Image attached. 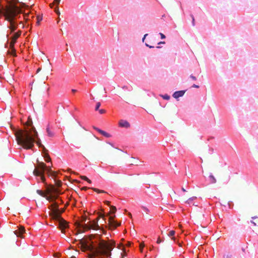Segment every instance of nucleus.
Wrapping results in <instances>:
<instances>
[{"label":"nucleus","mask_w":258,"mask_h":258,"mask_svg":"<svg viewBox=\"0 0 258 258\" xmlns=\"http://www.w3.org/2000/svg\"><path fill=\"white\" fill-rule=\"evenodd\" d=\"M32 118L29 116L26 124L28 126H31L25 130H20L15 132V135L18 144L22 146L25 149H31L34 146L35 141L34 136L37 137V132L35 127L32 125Z\"/></svg>","instance_id":"1"},{"label":"nucleus","mask_w":258,"mask_h":258,"mask_svg":"<svg viewBox=\"0 0 258 258\" xmlns=\"http://www.w3.org/2000/svg\"><path fill=\"white\" fill-rule=\"evenodd\" d=\"M80 243L84 251L89 250L90 251L89 258H94V256L102 255L107 256L111 255V251L112 249V245L109 244L103 240L100 241L97 246H95L92 243H90V240H81Z\"/></svg>","instance_id":"2"},{"label":"nucleus","mask_w":258,"mask_h":258,"mask_svg":"<svg viewBox=\"0 0 258 258\" xmlns=\"http://www.w3.org/2000/svg\"><path fill=\"white\" fill-rule=\"evenodd\" d=\"M21 9L15 4H11L5 9L3 12L2 10H0V14H3L5 17V20L10 23L8 28L11 30V32H14L18 27L16 16L17 14L21 13Z\"/></svg>","instance_id":"3"},{"label":"nucleus","mask_w":258,"mask_h":258,"mask_svg":"<svg viewBox=\"0 0 258 258\" xmlns=\"http://www.w3.org/2000/svg\"><path fill=\"white\" fill-rule=\"evenodd\" d=\"M114 214V212L110 213L108 215L105 216L104 214H102L101 213H98V216L96 218L93 220L92 223H90L89 224H85L82 225V227L84 230H88L91 229H97L99 226L97 224V221L99 218H102L103 220L104 221L105 223H107L106 218H108L107 220V224L109 227V228L110 229H114L116 228L117 227L119 226L120 225V223L117 222L114 219V215H112Z\"/></svg>","instance_id":"4"},{"label":"nucleus","mask_w":258,"mask_h":258,"mask_svg":"<svg viewBox=\"0 0 258 258\" xmlns=\"http://www.w3.org/2000/svg\"><path fill=\"white\" fill-rule=\"evenodd\" d=\"M37 193L41 196L44 197L50 202H53L57 197V195L59 194L58 188H56L54 185H50L46 188V191L44 192L41 190L37 189Z\"/></svg>","instance_id":"5"},{"label":"nucleus","mask_w":258,"mask_h":258,"mask_svg":"<svg viewBox=\"0 0 258 258\" xmlns=\"http://www.w3.org/2000/svg\"><path fill=\"white\" fill-rule=\"evenodd\" d=\"M64 211H50L49 212V216L51 219L57 220L59 223V228L61 230L62 233L65 232V229L68 227V222L64 220L61 215Z\"/></svg>","instance_id":"6"},{"label":"nucleus","mask_w":258,"mask_h":258,"mask_svg":"<svg viewBox=\"0 0 258 258\" xmlns=\"http://www.w3.org/2000/svg\"><path fill=\"white\" fill-rule=\"evenodd\" d=\"M45 170H47L49 174L54 176L55 174V172L51 170L50 167H46V165L43 162L39 163L37 168L34 170L33 172L35 176H40L41 180L44 182L45 181V177L43 175V173Z\"/></svg>","instance_id":"7"},{"label":"nucleus","mask_w":258,"mask_h":258,"mask_svg":"<svg viewBox=\"0 0 258 258\" xmlns=\"http://www.w3.org/2000/svg\"><path fill=\"white\" fill-rule=\"evenodd\" d=\"M90 214H91L88 212L87 211H84L83 214L81 216V222H85L87 220L88 216L90 215ZM75 225L77 227H80L81 226V221L77 220L75 222Z\"/></svg>","instance_id":"8"},{"label":"nucleus","mask_w":258,"mask_h":258,"mask_svg":"<svg viewBox=\"0 0 258 258\" xmlns=\"http://www.w3.org/2000/svg\"><path fill=\"white\" fill-rule=\"evenodd\" d=\"M21 31H19L17 33H15L12 38V41L10 43V46L13 47L14 46V44L15 43L16 40L17 38L21 35Z\"/></svg>","instance_id":"9"},{"label":"nucleus","mask_w":258,"mask_h":258,"mask_svg":"<svg viewBox=\"0 0 258 258\" xmlns=\"http://www.w3.org/2000/svg\"><path fill=\"white\" fill-rule=\"evenodd\" d=\"M34 142H36L37 145L39 147H42L43 148V152H47V150L46 149V148H45V147L41 144V141L40 140V139L38 138V136L37 137L36 136H34Z\"/></svg>","instance_id":"10"},{"label":"nucleus","mask_w":258,"mask_h":258,"mask_svg":"<svg viewBox=\"0 0 258 258\" xmlns=\"http://www.w3.org/2000/svg\"><path fill=\"white\" fill-rule=\"evenodd\" d=\"M25 232V228L24 226H21L19 229L16 230L14 233L15 234L19 237H22V235Z\"/></svg>","instance_id":"11"},{"label":"nucleus","mask_w":258,"mask_h":258,"mask_svg":"<svg viewBox=\"0 0 258 258\" xmlns=\"http://www.w3.org/2000/svg\"><path fill=\"white\" fill-rule=\"evenodd\" d=\"M119 125L120 126L125 128H128L130 126V123L125 120H120L119 122Z\"/></svg>","instance_id":"12"},{"label":"nucleus","mask_w":258,"mask_h":258,"mask_svg":"<svg viewBox=\"0 0 258 258\" xmlns=\"http://www.w3.org/2000/svg\"><path fill=\"white\" fill-rule=\"evenodd\" d=\"M185 91L181 90L176 91L173 94V97L175 98H178L180 97H182L185 93Z\"/></svg>","instance_id":"13"},{"label":"nucleus","mask_w":258,"mask_h":258,"mask_svg":"<svg viewBox=\"0 0 258 258\" xmlns=\"http://www.w3.org/2000/svg\"><path fill=\"white\" fill-rule=\"evenodd\" d=\"M196 199H197L196 197H193L191 198H189L186 201V203L189 205H192L193 206H195L197 207V206H198V205H197L196 204H195V203L193 202V201Z\"/></svg>","instance_id":"14"},{"label":"nucleus","mask_w":258,"mask_h":258,"mask_svg":"<svg viewBox=\"0 0 258 258\" xmlns=\"http://www.w3.org/2000/svg\"><path fill=\"white\" fill-rule=\"evenodd\" d=\"M203 216H204V215L202 214L200 212H196V213H194L192 214V217L194 218L201 219L202 217H203Z\"/></svg>","instance_id":"15"},{"label":"nucleus","mask_w":258,"mask_h":258,"mask_svg":"<svg viewBox=\"0 0 258 258\" xmlns=\"http://www.w3.org/2000/svg\"><path fill=\"white\" fill-rule=\"evenodd\" d=\"M98 132L105 137L109 138L111 136L109 134L101 130H98Z\"/></svg>","instance_id":"16"},{"label":"nucleus","mask_w":258,"mask_h":258,"mask_svg":"<svg viewBox=\"0 0 258 258\" xmlns=\"http://www.w3.org/2000/svg\"><path fill=\"white\" fill-rule=\"evenodd\" d=\"M44 158H45V161L49 162L51 161V158L47 153L46 152H44Z\"/></svg>","instance_id":"17"},{"label":"nucleus","mask_w":258,"mask_h":258,"mask_svg":"<svg viewBox=\"0 0 258 258\" xmlns=\"http://www.w3.org/2000/svg\"><path fill=\"white\" fill-rule=\"evenodd\" d=\"M46 132L47 133V135L50 137H52L54 136V134L53 132H52L49 127L46 128Z\"/></svg>","instance_id":"18"},{"label":"nucleus","mask_w":258,"mask_h":258,"mask_svg":"<svg viewBox=\"0 0 258 258\" xmlns=\"http://www.w3.org/2000/svg\"><path fill=\"white\" fill-rule=\"evenodd\" d=\"M209 177H210V179L211 183H215L216 182V181H217L215 177L212 174H211L210 175Z\"/></svg>","instance_id":"19"},{"label":"nucleus","mask_w":258,"mask_h":258,"mask_svg":"<svg viewBox=\"0 0 258 258\" xmlns=\"http://www.w3.org/2000/svg\"><path fill=\"white\" fill-rule=\"evenodd\" d=\"M91 189H93L94 191L97 192L98 193H105L106 192L104 190H100L98 188L91 187Z\"/></svg>","instance_id":"20"},{"label":"nucleus","mask_w":258,"mask_h":258,"mask_svg":"<svg viewBox=\"0 0 258 258\" xmlns=\"http://www.w3.org/2000/svg\"><path fill=\"white\" fill-rule=\"evenodd\" d=\"M10 47H11V51H9V53L14 56H16V50L15 49L14 46L13 47L10 46Z\"/></svg>","instance_id":"21"},{"label":"nucleus","mask_w":258,"mask_h":258,"mask_svg":"<svg viewBox=\"0 0 258 258\" xmlns=\"http://www.w3.org/2000/svg\"><path fill=\"white\" fill-rule=\"evenodd\" d=\"M48 63L46 66V69L48 72H50L52 71V69H51V63L49 62V59H47Z\"/></svg>","instance_id":"22"},{"label":"nucleus","mask_w":258,"mask_h":258,"mask_svg":"<svg viewBox=\"0 0 258 258\" xmlns=\"http://www.w3.org/2000/svg\"><path fill=\"white\" fill-rule=\"evenodd\" d=\"M253 220H255L256 222L254 221H252L251 222L255 225V226H258V218L257 217H252V218Z\"/></svg>","instance_id":"23"},{"label":"nucleus","mask_w":258,"mask_h":258,"mask_svg":"<svg viewBox=\"0 0 258 258\" xmlns=\"http://www.w3.org/2000/svg\"><path fill=\"white\" fill-rule=\"evenodd\" d=\"M51 205L52 206H54V207L51 210H59L57 207H58L57 204L56 203H55V202L53 203Z\"/></svg>","instance_id":"24"},{"label":"nucleus","mask_w":258,"mask_h":258,"mask_svg":"<svg viewBox=\"0 0 258 258\" xmlns=\"http://www.w3.org/2000/svg\"><path fill=\"white\" fill-rule=\"evenodd\" d=\"M161 97L165 100H169L170 99V96L167 94H165L164 95H161Z\"/></svg>","instance_id":"25"},{"label":"nucleus","mask_w":258,"mask_h":258,"mask_svg":"<svg viewBox=\"0 0 258 258\" xmlns=\"http://www.w3.org/2000/svg\"><path fill=\"white\" fill-rule=\"evenodd\" d=\"M55 185L57 187H60L61 185V181L60 180H56V181H55Z\"/></svg>","instance_id":"26"},{"label":"nucleus","mask_w":258,"mask_h":258,"mask_svg":"<svg viewBox=\"0 0 258 258\" xmlns=\"http://www.w3.org/2000/svg\"><path fill=\"white\" fill-rule=\"evenodd\" d=\"M100 105H101L100 102H97L96 103V107H95V110H98L99 109V108Z\"/></svg>","instance_id":"27"},{"label":"nucleus","mask_w":258,"mask_h":258,"mask_svg":"<svg viewBox=\"0 0 258 258\" xmlns=\"http://www.w3.org/2000/svg\"><path fill=\"white\" fill-rule=\"evenodd\" d=\"M54 11L57 15H59L60 14L57 6L55 8Z\"/></svg>","instance_id":"28"},{"label":"nucleus","mask_w":258,"mask_h":258,"mask_svg":"<svg viewBox=\"0 0 258 258\" xmlns=\"http://www.w3.org/2000/svg\"><path fill=\"white\" fill-rule=\"evenodd\" d=\"M175 234V231L174 230H171L169 232L168 235L169 236H173Z\"/></svg>","instance_id":"29"},{"label":"nucleus","mask_w":258,"mask_h":258,"mask_svg":"<svg viewBox=\"0 0 258 258\" xmlns=\"http://www.w3.org/2000/svg\"><path fill=\"white\" fill-rule=\"evenodd\" d=\"M99 111V112L100 113V114H104L105 113L106 111L104 109H99L98 110Z\"/></svg>","instance_id":"30"},{"label":"nucleus","mask_w":258,"mask_h":258,"mask_svg":"<svg viewBox=\"0 0 258 258\" xmlns=\"http://www.w3.org/2000/svg\"><path fill=\"white\" fill-rule=\"evenodd\" d=\"M80 177L82 179L86 180V181L88 180V178L86 176H81Z\"/></svg>","instance_id":"31"},{"label":"nucleus","mask_w":258,"mask_h":258,"mask_svg":"<svg viewBox=\"0 0 258 258\" xmlns=\"http://www.w3.org/2000/svg\"><path fill=\"white\" fill-rule=\"evenodd\" d=\"M191 18H192V25L195 26V18H194L193 15H191Z\"/></svg>","instance_id":"32"},{"label":"nucleus","mask_w":258,"mask_h":258,"mask_svg":"<svg viewBox=\"0 0 258 258\" xmlns=\"http://www.w3.org/2000/svg\"><path fill=\"white\" fill-rule=\"evenodd\" d=\"M60 2V0H54V3L55 4H56L57 6L59 4Z\"/></svg>","instance_id":"33"},{"label":"nucleus","mask_w":258,"mask_h":258,"mask_svg":"<svg viewBox=\"0 0 258 258\" xmlns=\"http://www.w3.org/2000/svg\"><path fill=\"white\" fill-rule=\"evenodd\" d=\"M144 247V244H143V243H141L140 245V250L141 251H142V250H143V247Z\"/></svg>","instance_id":"34"},{"label":"nucleus","mask_w":258,"mask_h":258,"mask_svg":"<svg viewBox=\"0 0 258 258\" xmlns=\"http://www.w3.org/2000/svg\"><path fill=\"white\" fill-rule=\"evenodd\" d=\"M110 210H117V208L115 206H110Z\"/></svg>","instance_id":"35"},{"label":"nucleus","mask_w":258,"mask_h":258,"mask_svg":"<svg viewBox=\"0 0 258 258\" xmlns=\"http://www.w3.org/2000/svg\"><path fill=\"white\" fill-rule=\"evenodd\" d=\"M160 35L162 39H164L165 38V36L163 33H160Z\"/></svg>","instance_id":"36"},{"label":"nucleus","mask_w":258,"mask_h":258,"mask_svg":"<svg viewBox=\"0 0 258 258\" xmlns=\"http://www.w3.org/2000/svg\"><path fill=\"white\" fill-rule=\"evenodd\" d=\"M190 77L194 81H196L197 80L196 77L192 75H190Z\"/></svg>","instance_id":"37"},{"label":"nucleus","mask_w":258,"mask_h":258,"mask_svg":"<svg viewBox=\"0 0 258 258\" xmlns=\"http://www.w3.org/2000/svg\"><path fill=\"white\" fill-rule=\"evenodd\" d=\"M162 242V240L160 239V238L159 237L157 240V243L158 244Z\"/></svg>","instance_id":"38"},{"label":"nucleus","mask_w":258,"mask_h":258,"mask_svg":"<svg viewBox=\"0 0 258 258\" xmlns=\"http://www.w3.org/2000/svg\"><path fill=\"white\" fill-rule=\"evenodd\" d=\"M224 258H231V255L227 254V255H224Z\"/></svg>","instance_id":"39"},{"label":"nucleus","mask_w":258,"mask_h":258,"mask_svg":"<svg viewBox=\"0 0 258 258\" xmlns=\"http://www.w3.org/2000/svg\"><path fill=\"white\" fill-rule=\"evenodd\" d=\"M192 87H193V88H199V85H195V84H194V85L192 86Z\"/></svg>","instance_id":"40"},{"label":"nucleus","mask_w":258,"mask_h":258,"mask_svg":"<svg viewBox=\"0 0 258 258\" xmlns=\"http://www.w3.org/2000/svg\"><path fill=\"white\" fill-rule=\"evenodd\" d=\"M89 188L86 187V186H84V187H83L81 189L82 190H86L87 189H88Z\"/></svg>","instance_id":"41"},{"label":"nucleus","mask_w":258,"mask_h":258,"mask_svg":"<svg viewBox=\"0 0 258 258\" xmlns=\"http://www.w3.org/2000/svg\"><path fill=\"white\" fill-rule=\"evenodd\" d=\"M147 35H148V34H146L144 36L143 38H142V41H143V42H144V41H145V38H146V37Z\"/></svg>","instance_id":"42"},{"label":"nucleus","mask_w":258,"mask_h":258,"mask_svg":"<svg viewBox=\"0 0 258 258\" xmlns=\"http://www.w3.org/2000/svg\"><path fill=\"white\" fill-rule=\"evenodd\" d=\"M145 45H146V46H147V47H149V48H153V47H154V46H151V45H150L148 44L147 43H146V44H145Z\"/></svg>","instance_id":"43"},{"label":"nucleus","mask_w":258,"mask_h":258,"mask_svg":"<svg viewBox=\"0 0 258 258\" xmlns=\"http://www.w3.org/2000/svg\"><path fill=\"white\" fill-rule=\"evenodd\" d=\"M105 203L108 205H110V202L109 201H106L105 202Z\"/></svg>","instance_id":"44"},{"label":"nucleus","mask_w":258,"mask_h":258,"mask_svg":"<svg viewBox=\"0 0 258 258\" xmlns=\"http://www.w3.org/2000/svg\"><path fill=\"white\" fill-rule=\"evenodd\" d=\"M54 4L55 3L54 2L53 3L50 4V8H52Z\"/></svg>","instance_id":"45"},{"label":"nucleus","mask_w":258,"mask_h":258,"mask_svg":"<svg viewBox=\"0 0 258 258\" xmlns=\"http://www.w3.org/2000/svg\"><path fill=\"white\" fill-rule=\"evenodd\" d=\"M158 44H165V42L164 41H161V42H159Z\"/></svg>","instance_id":"46"},{"label":"nucleus","mask_w":258,"mask_h":258,"mask_svg":"<svg viewBox=\"0 0 258 258\" xmlns=\"http://www.w3.org/2000/svg\"><path fill=\"white\" fill-rule=\"evenodd\" d=\"M13 1L14 2V3H16L17 2H18V0H13ZM15 4L16 5V4Z\"/></svg>","instance_id":"47"},{"label":"nucleus","mask_w":258,"mask_h":258,"mask_svg":"<svg viewBox=\"0 0 258 258\" xmlns=\"http://www.w3.org/2000/svg\"><path fill=\"white\" fill-rule=\"evenodd\" d=\"M72 91L73 93H75V92H77V90H75V89H72Z\"/></svg>","instance_id":"48"},{"label":"nucleus","mask_w":258,"mask_h":258,"mask_svg":"<svg viewBox=\"0 0 258 258\" xmlns=\"http://www.w3.org/2000/svg\"><path fill=\"white\" fill-rule=\"evenodd\" d=\"M41 70V68H38L37 70V73H38V72H39Z\"/></svg>","instance_id":"49"},{"label":"nucleus","mask_w":258,"mask_h":258,"mask_svg":"<svg viewBox=\"0 0 258 258\" xmlns=\"http://www.w3.org/2000/svg\"><path fill=\"white\" fill-rule=\"evenodd\" d=\"M27 16H27V15H24V19H25V20H27Z\"/></svg>","instance_id":"50"},{"label":"nucleus","mask_w":258,"mask_h":258,"mask_svg":"<svg viewBox=\"0 0 258 258\" xmlns=\"http://www.w3.org/2000/svg\"><path fill=\"white\" fill-rule=\"evenodd\" d=\"M87 181L88 182H89V183H91V180H90L89 178H88V180H87Z\"/></svg>","instance_id":"51"},{"label":"nucleus","mask_w":258,"mask_h":258,"mask_svg":"<svg viewBox=\"0 0 258 258\" xmlns=\"http://www.w3.org/2000/svg\"><path fill=\"white\" fill-rule=\"evenodd\" d=\"M131 245V243L130 242H127V246H130Z\"/></svg>","instance_id":"52"},{"label":"nucleus","mask_w":258,"mask_h":258,"mask_svg":"<svg viewBox=\"0 0 258 258\" xmlns=\"http://www.w3.org/2000/svg\"><path fill=\"white\" fill-rule=\"evenodd\" d=\"M42 20V18H41L40 19H38V21H37V23L39 24V21H41Z\"/></svg>","instance_id":"53"},{"label":"nucleus","mask_w":258,"mask_h":258,"mask_svg":"<svg viewBox=\"0 0 258 258\" xmlns=\"http://www.w3.org/2000/svg\"><path fill=\"white\" fill-rule=\"evenodd\" d=\"M94 128L97 131H98V130H100L99 128L96 127H94Z\"/></svg>","instance_id":"54"},{"label":"nucleus","mask_w":258,"mask_h":258,"mask_svg":"<svg viewBox=\"0 0 258 258\" xmlns=\"http://www.w3.org/2000/svg\"><path fill=\"white\" fill-rule=\"evenodd\" d=\"M182 190L183 191H186L185 189L184 188H182Z\"/></svg>","instance_id":"55"},{"label":"nucleus","mask_w":258,"mask_h":258,"mask_svg":"<svg viewBox=\"0 0 258 258\" xmlns=\"http://www.w3.org/2000/svg\"><path fill=\"white\" fill-rule=\"evenodd\" d=\"M127 214H128V216H130V217H131V216H132V215H131V214L130 213H128Z\"/></svg>","instance_id":"56"},{"label":"nucleus","mask_w":258,"mask_h":258,"mask_svg":"<svg viewBox=\"0 0 258 258\" xmlns=\"http://www.w3.org/2000/svg\"><path fill=\"white\" fill-rule=\"evenodd\" d=\"M179 227L180 228H181V227H182L181 225H180V224L179 225Z\"/></svg>","instance_id":"57"},{"label":"nucleus","mask_w":258,"mask_h":258,"mask_svg":"<svg viewBox=\"0 0 258 258\" xmlns=\"http://www.w3.org/2000/svg\"><path fill=\"white\" fill-rule=\"evenodd\" d=\"M60 210H63L64 208H61Z\"/></svg>","instance_id":"58"},{"label":"nucleus","mask_w":258,"mask_h":258,"mask_svg":"<svg viewBox=\"0 0 258 258\" xmlns=\"http://www.w3.org/2000/svg\"><path fill=\"white\" fill-rule=\"evenodd\" d=\"M157 48H160V46H157Z\"/></svg>","instance_id":"59"},{"label":"nucleus","mask_w":258,"mask_h":258,"mask_svg":"<svg viewBox=\"0 0 258 258\" xmlns=\"http://www.w3.org/2000/svg\"><path fill=\"white\" fill-rule=\"evenodd\" d=\"M71 258H76L75 256H72Z\"/></svg>","instance_id":"60"}]
</instances>
